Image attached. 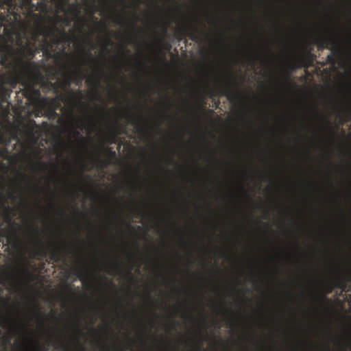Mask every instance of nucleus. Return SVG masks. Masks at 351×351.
Returning a JSON list of instances; mask_svg holds the SVG:
<instances>
[{"instance_id": "1", "label": "nucleus", "mask_w": 351, "mask_h": 351, "mask_svg": "<svg viewBox=\"0 0 351 351\" xmlns=\"http://www.w3.org/2000/svg\"><path fill=\"white\" fill-rule=\"evenodd\" d=\"M33 16L36 22L32 31V40L27 38L25 45L21 48V54L23 58H20L19 61L24 73L31 77H38L41 75L40 66L32 60L38 52L36 43L39 40V36H43L41 51L47 57H51L53 44L49 38L53 36L56 28L47 25L39 13H34Z\"/></svg>"}, {"instance_id": "2", "label": "nucleus", "mask_w": 351, "mask_h": 351, "mask_svg": "<svg viewBox=\"0 0 351 351\" xmlns=\"http://www.w3.org/2000/svg\"><path fill=\"white\" fill-rule=\"evenodd\" d=\"M16 1H19L21 7H28L30 12H33L34 10L47 12L49 10L48 3L45 0H40L36 5L33 4L32 0H0V34L1 32L7 33L8 31L6 23H9V15L6 12H10V9H12Z\"/></svg>"}, {"instance_id": "3", "label": "nucleus", "mask_w": 351, "mask_h": 351, "mask_svg": "<svg viewBox=\"0 0 351 351\" xmlns=\"http://www.w3.org/2000/svg\"><path fill=\"white\" fill-rule=\"evenodd\" d=\"M180 40L187 36L192 41L202 42L204 38H206L207 34L204 29L199 28L194 24H191L186 27L180 29L178 32Z\"/></svg>"}, {"instance_id": "4", "label": "nucleus", "mask_w": 351, "mask_h": 351, "mask_svg": "<svg viewBox=\"0 0 351 351\" xmlns=\"http://www.w3.org/2000/svg\"><path fill=\"white\" fill-rule=\"evenodd\" d=\"M14 51L12 45L7 43L3 45H0V62L3 66L14 67Z\"/></svg>"}, {"instance_id": "5", "label": "nucleus", "mask_w": 351, "mask_h": 351, "mask_svg": "<svg viewBox=\"0 0 351 351\" xmlns=\"http://www.w3.org/2000/svg\"><path fill=\"white\" fill-rule=\"evenodd\" d=\"M221 94L227 97V99L230 101L239 99L241 97L236 78L232 77L230 82L222 88Z\"/></svg>"}, {"instance_id": "6", "label": "nucleus", "mask_w": 351, "mask_h": 351, "mask_svg": "<svg viewBox=\"0 0 351 351\" xmlns=\"http://www.w3.org/2000/svg\"><path fill=\"white\" fill-rule=\"evenodd\" d=\"M34 232L35 234V237L34 239V244L36 248L34 256L38 255L41 256H47V250L44 246L42 240L40 239V232L38 227L35 226L34 227Z\"/></svg>"}, {"instance_id": "7", "label": "nucleus", "mask_w": 351, "mask_h": 351, "mask_svg": "<svg viewBox=\"0 0 351 351\" xmlns=\"http://www.w3.org/2000/svg\"><path fill=\"white\" fill-rule=\"evenodd\" d=\"M67 253L66 246L64 247L58 246L50 249L49 258L53 262L64 261Z\"/></svg>"}, {"instance_id": "8", "label": "nucleus", "mask_w": 351, "mask_h": 351, "mask_svg": "<svg viewBox=\"0 0 351 351\" xmlns=\"http://www.w3.org/2000/svg\"><path fill=\"white\" fill-rule=\"evenodd\" d=\"M2 316V320L0 321V326L3 328L7 327L9 330L10 331H15L19 328V323L18 320L16 319H14V317H8V316H3V314Z\"/></svg>"}, {"instance_id": "9", "label": "nucleus", "mask_w": 351, "mask_h": 351, "mask_svg": "<svg viewBox=\"0 0 351 351\" xmlns=\"http://www.w3.org/2000/svg\"><path fill=\"white\" fill-rule=\"evenodd\" d=\"M101 72L99 70H95L94 73L90 74L87 77V83L88 85H93L95 87L99 86L101 84Z\"/></svg>"}, {"instance_id": "10", "label": "nucleus", "mask_w": 351, "mask_h": 351, "mask_svg": "<svg viewBox=\"0 0 351 351\" xmlns=\"http://www.w3.org/2000/svg\"><path fill=\"white\" fill-rule=\"evenodd\" d=\"M97 25H99L101 29L104 31L105 34V45L106 47L105 49H108V46L112 45L113 42L111 40V31H110L109 28L108 27L107 25L104 22L99 21L97 22Z\"/></svg>"}, {"instance_id": "11", "label": "nucleus", "mask_w": 351, "mask_h": 351, "mask_svg": "<svg viewBox=\"0 0 351 351\" xmlns=\"http://www.w3.org/2000/svg\"><path fill=\"white\" fill-rule=\"evenodd\" d=\"M60 21L64 22L66 25H70V23H71L69 19H63L62 16L56 15V21L54 22L52 25H49L50 27H55V28H56L54 30L53 36H51V38H53V43H60V40H59L58 36H56V32L58 29H57V23H58V22H60Z\"/></svg>"}, {"instance_id": "12", "label": "nucleus", "mask_w": 351, "mask_h": 351, "mask_svg": "<svg viewBox=\"0 0 351 351\" xmlns=\"http://www.w3.org/2000/svg\"><path fill=\"white\" fill-rule=\"evenodd\" d=\"M2 82L8 84L11 88L16 87L19 83V77L16 75H8L1 77Z\"/></svg>"}, {"instance_id": "13", "label": "nucleus", "mask_w": 351, "mask_h": 351, "mask_svg": "<svg viewBox=\"0 0 351 351\" xmlns=\"http://www.w3.org/2000/svg\"><path fill=\"white\" fill-rule=\"evenodd\" d=\"M29 164L31 167L34 169H39L40 171H45L47 168V164L45 162L41 160V158L36 162H34L33 159L29 158Z\"/></svg>"}, {"instance_id": "14", "label": "nucleus", "mask_w": 351, "mask_h": 351, "mask_svg": "<svg viewBox=\"0 0 351 351\" xmlns=\"http://www.w3.org/2000/svg\"><path fill=\"white\" fill-rule=\"evenodd\" d=\"M75 271L80 280L84 282L88 279V270L86 267L80 265L77 267Z\"/></svg>"}, {"instance_id": "15", "label": "nucleus", "mask_w": 351, "mask_h": 351, "mask_svg": "<svg viewBox=\"0 0 351 351\" xmlns=\"http://www.w3.org/2000/svg\"><path fill=\"white\" fill-rule=\"evenodd\" d=\"M86 77V74L82 70H75L72 75V81H75L76 84H79Z\"/></svg>"}, {"instance_id": "16", "label": "nucleus", "mask_w": 351, "mask_h": 351, "mask_svg": "<svg viewBox=\"0 0 351 351\" xmlns=\"http://www.w3.org/2000/svg\"><path fill=\"white\" fill-rule=\"evenodd\" d=\"M334 285L339 288L345 289L346 288V282L343 278L342 276L339 274L337 275L334 280Z\"/></svg>"}, {"instance_id": "17", "label": "nucleus", "mask_w": 351, "mask_h": 351, "mask_svg": "<svg viewBox=\"0 0 351 351\" xmlns=\"http://www.w3.org/2000/svg\"><path fill=\"white\" fill-rule=\"evenodd\" d=\"M34 317H35L36 320L39 321L42 326H45V319L42 317L39 311V307L36 303L34 304Z\"/></svg>"}, {"instance_id": "18", "label": "nucleus", "mask_w": 351, "mask_h": 351, "mask_svg": "<svg viewBox=\"0 0 351 351\" xmlns=\"http://www.w3.org/2000/svg\"><path fill=\"white\" fill-rule=\"evenodd\" d=\"M330 43H335L332 38H320L317 47L319 49L328 48Z\"/></svg>"}, {"instance_id": "19", "label": "nucleus", "mask_w": 351, "mask_h": 351, "mask_svg": "<svg viewBox=\"0 0 351 351\" xmlns=\"http://www.w3.org/2000/svg\"><path fill=\"white\" fill-rule=\"evenodd\" d=\"M53 344L56 349H60L64 351H70V348L62 340H54Z\"/></svg>"}, {"instance_id": "20", "label": "nucleus", "mask_w": 351, "mask_h": 351, "mask_svg": "<svg viewBox=\"0 0 351 351\" xmlns=\"http://www.w3.org/2000/svg\"><path fill=\"white\" fill-rule=\"evenodd\" d=\"M72 97L74 99L80 100V103H81V105L82 106L85 107V108L86 107V106H85L84 103L83 101H81L82 98H83V92H82V90H77L76 91V93H72Z\"/></svg>"}, {"instance_id": "21", "label": "nucleus", "mask_w": 351, "mask_h": 351, "mask_svg": "<svg viewBox=\"0 0 351 351\" xmlns=\"http://www.w3.org/2000/svg\"><path fill=\"white\" fill-rule=\"evenodd\" d=\"M72 82L73 75H70V74H65L64 79L62 84L64 87H69Z\"/></svg>"}, {"instance_id": "22", "label": "nucleus", "mask_w": 351, "mask_h": 351, "mask_svg": "<svg viewBox=\"0 0 351 351\" xmlns=\"http://www.w3.org/2000/svg\"><path fill=\"white\" fill-rule=\"evenodd\" d=\"M18 271L21 275L23 276H30V274L29 272V270L26 267H21L18 269Z\"/></svg>"}, {"instance_id": "23", "label": "nucleus", "mask_w": 351, "mask_h": 351, "mask_svg": "<svg viewBox=\"0 0 351 351\" xmlns=\"http://www.w3.org/2000/svg\"><path fill=\"white\" fill-rule=\"evenodd\" d=\"M114 21L117 24V25H122V23H124L125 22V19L123 17V16L122 15H119L118 16H117Z\"/></svg>"}, {"instance_id": "24", "label": "nucleus", "mask_w": 351, "mask_h": 351, "mask_svg": "<svg viewBox=\"0 0 351 351\" xmlns=\"http://www.w3.org/2000/svg\"><path fill=\"white\" fill-rule=\"evenodd\" d=\"M98 161L101 166H103V167H106L109 164L108 160H104V159H101L100 158H98Z\"/></svg>"}, {"instance_id": "25", "label": "nucleus", "mask_w": 351, "mask_h": 351, "mask_svg": "<svg viewBox=\"0 0 351 351\" xmlns=\"http://www.w3.org/2000/svg\"><path fill=\"white\" fill-rule=\"evenodd\" d=\"M69 2V0H60L59 8L61 10H64V5Z\"/></svg>"}, {"instance_id": "26", "label": "nucleus", "mask_w": 351, "mask_h": 351, "mask_svg": "<svg viewBox=\"0 0 351 351\" xmlns=\"http://www.w3.org/2000/svg\"><path fill=\"white\" fill-rule=\"evenodd\" d=\"M111 268L112 269H114V271H119V268H120V265L119 263H113L112 265H111Z\"/></svg>"}, {"instance_id": "27", "label": "nucleus", "mask_w": 351, "mask_h": 351, "mask_svg": "<svg viewBox=\"0 0 351 351\" xmlns=\"http://www.w3.org/2000/svg\"><path fill=\"white\" fill-rule=\"evenodd\" d=\"M86 56H87L88 59V60H89L90 62H95V58H94V57H93V53H92V52H91V51H88V52L86 53Z\"/></svg>"}, {"instance_id": "28", "label": "nucleus", "mask_w": 351, "mask_h": 351, "mask_svg": "<svg viewBox=\"0 0 351 351\" xmlns=\"http://www.w3.org/2000/svg\"><path fill=\"white\" fill-rule=\"evenodd\" d=\"M14 276L12 275H7L6 276V278H5V281L6 282H14Z\"/></svg>"}, {"instance_id": "29", "label": "nucleus", "mask_w": 351, "mask_h": 351, "mask_svg": "<svg viewBox=\"0 0 351 351\" xmlns=\"http://www.w3.org/2000/svg\"><path fill=\"white\" fill-rule=\"evenodd\" d=\"M136 129L138 132H143V130H144V128H143V125H136Z\"/></svg>"}, {"instance_id": "30", "label": "nucleus", "mask_w": 351, "mask_h": 351, "mask_svg": "<svg viewBox=\"0 0 351 351\" xmlns=\"http://www.w3.org/2000/svg\"><path fill=\"white\" fill-rule=\"evenodd\" d=\"M62 36L63 38L70 39V36L64 31L62 32Z\"/></svg>"}, {"instance_id": "31", "label": "nucleus", "mask_w": 351, "mask_h": 351, "mask_svg": "<svg viewBox=\"0 0 351 351\" xmlns=\"http://www.w3.org/2000/svg\"><path fill=\"white\" fill-rule=\"evenodd\" d=\"M21 180H24V181H25V180H27V179H28V178H29V177L27 176V174H25V173H22V174L21 175Z\"/></svg>"}, {"instance_id": "32", "label": "nucleus", "mask_w": 351, "mask_h": 351, "mask_svg": "<svg viewBox=\"0 0 351 351\" xmlns=\"http://www.w3.org/2000/svg\"><path fill=\"white\" fill-rule=\"evenodd\" d=\"M328 60L330 61V62H333L334 61L333 54L328 55Z\"/></svg>"}, {"instance_id": "33", "label": "nucleus", "mask_w": 351, "mask_h": 351, "mask_svg": "<svg viewBox=\"0 0 351 351\" xmlns=\"http://www.w3.org/2000/svg\"><path fill=\"white\" fill-rule=\"evenodd\" d=\"M0 300L2 301V302H6V301H5L3 297H2V295H1V290H0Z\"/></svg>"}, {"instance_id": "34", "label": "nucleus", "mask_w": 351, "mask_h": 351, "mask_svg": "<svg viewBox=\"0 0 351 351\" xmlns=\"http://www.w3.org/2000/svg\"><path fill=\"white\" fill-rule=\"evenodd\" d=\"M134 18L136 20H139V16L138 15V14L136 12L134 13Z\"/></svg>"}, {"instance_id": "35", "label": "nucleus", "mask_w": 351, "mask_h": 351, "mask_svg": "<svg viewBox=\"0 0 351 351\" xmlns=\"http://www.w3.org/2000/svg\"><path fill=\"white\" fill-rule=\"evenodd\" d=\"M333 40V38H332ZM333 41H335V43L334 44H331L332 46H334L335 47H337V49H339V47H338V45L337 43L335 42V40H333Z\"/></svg>"}, {"instance_id": "36", "label": "nucleus", "mask_w": 351, "mask_h": 351, "mask_svg": "<svg viewBox=\"0 0 351 351\" xmlns=\"http://www.w3.org/2000/svg\"><path fill=\"white\" fill-rule=\"evenodd\" d=\"M38 351H48L47 348H45V347H40L38 350Z\"/></svg>"}, {"instance_id": "37", "label": "nucleus", "mask_w": 351, "mask_h": 351, "mask_svg": "<svg viewBox=\"0 0 351 351\" xmlns=\"http://www.w3.org/2000/svg\"><path fill=\"white\" fill-rule=\"evenodd\" d=\"M72 9H73L75 12H77V6L75 4L72 5Z\"/></svg>"}, {"instance_id": "38", "label": "nucleus", "mask_w": 351, "mask_h": 351, "mask_svg": "<svg viewBox=\"0 0 351 351\" xmlns=\"http://www.w3.org/2000/svg\"><path fill=\"white\" fill-rule=\"evenodd\" d=\"M16 186L19 189L21 190V186L19 183H15Z\"/></svg>"}, {"instance_id": "39", "label": "nucleus", "mask_w": 351, "mask_h": 351, "mask_svg": "<svg viewBox=\"0 0 351 351\" xmlns=\"http://www.w3.org/2000/svg\"><path fill=\"white\" fill-rule=\"evenodd\" d=\"M90 331L92 332V333H94V334H97V330L93 329V328H90Z\"/></svg>"}, {"instance_id": "40", "label": "nucleus", "mask_w": 351, "mask_h": 351, "mask_svg": "<svg viewBox=\"0 0 351 351\" xmlns=\"http://www.w3.org/2000/svg\"><path fill=\"white\" fill-rule=\"evenodd\" d=\"M110 154L112 156H116V152L115 151H110Z\"/></svg>"}, {"instance_id": "41", "label": "nucleus", "mask_w": 351, "mask_h": 351, "mask_svg": "<svg viewBox=\"0 0 351 351\" xmlns=\"http://www.w3.org/2000/svg\"><path fill=\"white\" fill-rule=\"evenodd\" d=\"M75 134L77 135V136H79L80 135V132L77 131V130H75Z\"/></svg>"}, {"instance_id": "42", "label": "nucleus", "mask_w": 351, "mask_h": 351, "mask_svg": "<svg viewBox=\"0 0 351 351\" xmlns=\"http://www.w3.org/2000/svg\"><path fill=\"white\" fill-rule=\"evenodd\" d=\"M9 197L14 198L15 197L13 195V193H9Z\"/></svg>"}, {"instance_id": "43", "label": "nucleus", "mask_w": 351, "mask_h": 351, "mask_svg": "<svg viewBox=\"0 0 351 351\" xmlns=\"http://www.w3.org/2000/svg\"><path fill=\"white\" fill-rule=\"evenodd\" d=\"M49 84L51 85V86H53V87L57 86V84H53V83H51V82H49Z\"/></svg>"}, {"instance_id": "44", "label": "nucleus", "mask_w": 351, "mask_h": 351, "mask_svg": "<svg viewBox=\"0 0 351 351\" xmlns=\"http://www.w3.org/2000/svg\"><path fill=\"white\" fill-rule=\"evenodd\" d=\"M128 275H129V276H130V280H133V277H132V274H130V272H129V273H128Z\"/></svg>"}, {"instance_id": "45", "label": "nucleus", "mask_w": 351, "mask_h": 351, "mask_svg": "<svg viewBox=\"0 0 351 351\" xmlns=\"http://www.w3.org/2000/svg\"><path fill=\"white\" fill-rule=\"evenodd\" d=\"M130 27L132 29H135L136 25H135V24H132V25H130Z\"/></svg>"}, {"instance_id": "46", "label": "nucleus", "mask_w": 351, "mask_h": 351, "mask_svg": "<svg viewBox=\"0 0 351 351\" xmlns=\"http://www.w3.org/2000/svg\"><path fill=\"white\" fill-rule=\"evenodd\" d=\"M59 209H60V213H61L62 214H64V213H64V210H62V209H61V208H60V207H59Z\"/></svg>"}, {"instance_id": "47", "label": "nucleus", "mask_w": 351, "mask_h": 351, "mask_svg": "<svg viewBox=\"0 0 351 351\" xmlns=\"http://www.w3.org/2000/svg\"><path fill=\"white\" fill-rule=\"evenodd\" d=\"M163 32H164V34H166V33H167V28L166 27L164 28Z\"/></svg>"}, {"instance_id": "48", "label": "nucleus", "mask_w": 351, "mask_h": 351, "mask_svg": "<svg viewBox=\"0 0 351 351\" xmlns=\"http://www.w3.org/2000/svg\"><path fill=\"white\" fill-rule=\"evenodd\" d=\"M197 349L198 350H201V345H200V343L199 345H197Z\"/></svg>"}, {"instance_id": "49", "label": "nucleus", "mask_w": 351, "mask_h": 351, "mask_svg": "<svg viewBox=\"0 0 351 351\" xmlns=\"http://www.w3.org/2000/svg\"><path fill=\"white\" fill-rule=\"evenodd\" d=\"M138 119L139 120H143V117H141V116H138Z\"/></svg>"}, {"instance_id": "50", "label": "nucleus", "mask_w": 351, "mask_h": 351, "mask_svg": "<svg viewBox=\"0 0 351 351\" xmlns=\"http://www.w3.org/2000/svg\"><path fill=\"white\" fill-rule=\"evenodd\" d=\"M90 44H91V45H92V48H94L95 47H94V45H93V42H92V41H90Z\"/></svg>"}, {"instance_id": "51", "label": "nucleus", "mask_w": 351, "mask_h": 351, "mask_svg": "<svg viewBox=\"0 0 351 351\" xmlns=\"http://www.w3.org/2000/svg\"><path fill=\"white\" fill-rule=\"evenodd\" d=\"M140 64H141V65H145V62H140Z\"/></svg>"}, {"instance_id": "52", "label": "nucleus", "mask_w": 351, "mask_h": 351, "mask_svg": "<svg viewBox=\"0 0 351 351\" xmlns=\"http://www.w3.org/2000/svg\"><path fill=\"white\" fill-rule=\"evenodd\" d=\"M123 49H125V51H128L126 47H123Z\"/></svg>"}, {"instance_id": "53", "label": "nucleus", "mask_w": 351, "mask_h": 351, "mask_svg": "<svg viewBox=\"0 0 351 351\" xmlns=\"http://www.w3.org/2000/svg\"><path fill=\"white\" fill-rule=\"evenodd\" d=\"M119 306H121V307L122 306V304H121V302H119Z\"/></svg>"}, {"instance_id": "54", "label": "nucleus", "mask_w": 351, "mask_h": 351, "mask_svg": "<svg viewBox=\"0 0 351 351\" xmlns=\"http://www.w3.org/2000/svg\"><path fill=\"white\" fill-rule=\"evenodd\" d=\"M136 228L140 230V229H141V226H136Z\"/></svg>"}, {"instance_id": "55", "label": "nucleus", "mask_w": 351, "mask_h": 351, "mask_svg": "<svg viewBox=\"0 0 351 351\" xmlns=\"http://www.w3.org/2000/svg\"><path fill=\"white\" fill-rule=\"evenodd\" d=\"M348 280L351 281V274H350V277H349Z\"/></svg>"}, {"instance_id": "56", "label": "nucleus", "mask_w": 351, "mask_h": 351, "mask_svg": "<svg viewBox=\"0 0 351 351\" xmlns=\"http://www.w3.org/2000/svg\"><path fill=\"white\" fill-rule=\"evenodd\" d=\"M82 350L83 351H84V350H85L84 347L82 346Z\"/></svg>"}, {"instance_id": "57", "label": "nucleus", "mask_w": 351, "mask_h": 351, "mask_svg": "<svg viewBox=\"0 0 351 351\" xmlns=\"http://www.w3.org/2000/svg\"><path fill=\"white\" fill-rule=\"evenodd\" d=\"M170 161L171 162H174L173 159H172V158H170Z\"/></svg>"}, {"instance_id": "58", "label": "nucleus", "mask_w": 351, "mask_h": 351, "mask_svg": "<svg viewBox=\"0 0 351 351\" xmlns=\"http://www.w3.org/2000/svg\"><path fill=\"white\" fill-rule=\"evenodd\" d=\"M80 191H83V187H80Z\"/></svg>"}, {"instance_id": "59", "label": "nucleus", "mask_w": 351, "mask_h": 351, "mask_svg": "<svg viewBox=\"0 0 351 351\" xmlns=\"http://www.w3.org/2000/svg\"><path fill=\"white\" fill-rule=\"evenodd\" d=\"M9 221H12V217H10L9 219H8Z\"/></svg>"}, {"instance_id": "60", "label": "nucleus", "mask_w": 351, "mask_h": 351, "mask_svg": "<svg viewBox=\"0 0 351 351\" xmlns=\"http://www.w3.org/2000/svg\"><path fill=\"white\" fill-rule=\"evenodd\" d=\"M7 209L10 210V206H8V207H7Z\"/></svg>"}, {"instance_id": "61", "label": "nucleus", "mask_w": 351, "mask_h": 351, "mask_svg": "<svg viewBox=\"0 0 351 351\" xmlns=\"http://www.w3.org/2000/svg\"><path fill=\"white\" fill-rule=\"evenodd\" d=\"M1 223L0 222V228H1ZM1 235V232H0V236Z\"/></svg>"}, {"instance_id": "62", "label": "nucleus", "mask_w": 351, "mask_h": 351, "mask_svg": "<svg viewBox=\"0 0 351 351\" xmlns=\"http://www.w3.org/2000/svg\"><path fill=\"white\" fill-rule=\"evenodd\" d=\"M1 334H2V332H1V330H0V335H1Z\"/></svg>"}]
</instances>
